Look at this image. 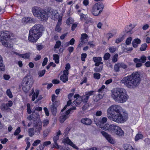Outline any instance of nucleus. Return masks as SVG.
<instances>
[{"label": "nucleus", "mask_w": 150, "mask_h": 150, "mask_svg": "<svg viewBox=\"0 0 150 150\" xmlns=\"http://www.w3.org/2000/svg\"><path fill=\"white\" fill-rule=\"evenodd\" d=\"M107 115L110 120L118 123H123L127 119L128 114L120 105H113L107 109Z\"/></svg>", "instance_id": "f257e3e1"}, {"label": "nucleus", "mask_w": 150, "mask_h": 150, "mask_svg": "<svg viewBox=\"0 0 150 150\" xmlns=\"http://www.w3.org/2000/svg\"><path fill=\"white\" fill-rule=\"evenodd\" d=\"M140 77L139 73L134 72L131 75L123 78L121 82L128 88H133L139 84L140 81Z\"/></svg>", "instance_id": "f03ea898"}, {"label": "nucleus", "mask_w": 150, "mask_h": 150, "mask_svg": "<svg viewBox=\"0 0 150 150\" xmlns=\"http://www.w3.org/2000/svg\"><path fill=\"white\" fill-rule=\"evenodd\" d=\"M111 97L116 102L123 103L127 100L128 96L126 91L122 88H117L112 91Z\"/></svg>", "instance_id": "7ed1b4c3"}, {"label": "nucleus", "mask_w": 150, "mask_h": 150, "mask_svg": "<svg viewBox=\"0 0 150 150\" xmlns=\"http://www.w3.org/2000/svg\"><path fill=\"white\" fill-rule=\"evenodd\" d=\"M44 28L41 25L38 24L34 26L29 31L28 40L30 42H35L42 35Z\"/></svg>", "instance_id": "20e7f679"}, {"label": "nucleus", "mask_w": 150, "mask_h": 150, "mask_svg": "<svg viewBox=\"0 0 150 150\" xmlns=\"http://www.w3.org/2000/svg\"><path fill=\"white\" fill-rule=\"evenodd\" d=\"M34 81L32 78L30 76L25 77L23 79L22 84L23 90L28 92L32 86Z\"/></svg>", "instance_id": "39448f33"}, {"label": "nucleus", "mask_w": 150, "mask_h": 150, "mask_svg": "<svg viewBox=\"0 0 150 150\" xmlns=\"http://www.w3.org/2000/svg\"><path fill=\"white\" fill-rule=\"evenodd\" d=\"M10 38V32L8 31H2L0 34V42L5 47L9 48L11 45L8 42Z\"/></svg>", "instance_id": "423d86ee"}, {"label": "nucleus", "mask_w": 150, "mask_h": 150, "mask_svg": "<svg viewBox=\"0 0 150 150\" xmlns=\"http://www.w3.org/2000/svg\"><path fill=\"white\" fill-rule=\"evenodd\" d=\"M102 60V58L100 57H94L95 65L96 66L94 68V70L97 72H100L102 70L103 68V62Z\"/></svg>", "instance_id": "0eeeda50"}, {"label": "nucleus", "mask_w": 150, "mask_h": 150, "mask_svg": "<svg viewBox=\"0 0 150 150\" xmlns=\"http://www.w3.org/2000/svg\"><path fill=\"white\" fill-rule=\"evenodd\" d=\"M111 127L113 128L112 132L117 136L122 137L124 136V132L120 127L115 125Z\"/></svg>", "instance_id": "6e6552de"}, {"label": "nucleus", "mask_w": 150, "mask_h": 150, "mask_svg": "<svg viewBox=\"0 0 150 150\" xmlns=\"http://www.w3.org/2000/svg\"><path fill=\"white\" fill-rule=\"evenodd\" d=\"M34 129L35 130V134L38 135L42 129V123L41 122H38L34 124Z\"/></svg>", "instance_id": "1a4fd4ad"}, {"label": "nucleus", "mask_w": 150, "mask_h": 150, "mask_svg": "<svg viewBox=\"0 0 150 150\" xmlns=\"http://www.w3.org/2000/svg\"><path fill=\"white\" fill-rule=\"evenodd\" d=\"M101 133L109 142L111 144H114L115 143V140L113 139L110 135L108 134L107 133L104 131H102L101 132Z\"/></svg>", "instance_id": "9d476101"}, {"label": "nucleus", "mask_w": 150, "mask_h": 150, "mask_svg": "<svg viewBox=\"0 0 150 150\" xmlns=\"http://www.w3.org/2000/svg\"><path fill=\"white\" fill-rule=\"evenodd\" d=\"M69 111H66L62 112L61 115L59 117V120L61 123H63L69 116Z\"/></svg>", "instance_id": "9b49d317"}, {"label": "nucleus", "mask_w": 150, "mask_h": 150, "mask_svg": "<svg viewBox=\"0 0 150 150\" xmlns=\"http://www.w3.org/2000/svg\"><path fill=\"white\" fill-rule=\"evenodd\" d=\"M59 104V102H55L52 103L50 107L51 111L52 114L54 115H55L57 113V108L58 107Z\"/></svg>", "instance_id": "f8f14e48"}, {"label": "nucleus", "mask_w": 150, "mask_h": 150, "mask_svg": "<svg viewBox=\"0 0 150 150\" xmlns=\"http://www.w3.org/2000/svg\"><path fill=\"white\" fill-rule=\"evenodd\" d=\"M42 10L40 8L36 6L32 8V12L34 16L38 17Z\"/></svg>", "instance_id": "ddd939ff"}, {"label": "nucleus", "mask_w": 150, "mask_h": 150, "mask_svg": "<svg viewBox=\"0 0 150 150\" xmlns=\"http://www.w3.org/2000/svg\"><path fill=\"white\" fill-rule=\"evenodd\" d=\"M63 74L60 76V79L63 82L65 83L68 80V75L69 73L65 71H62Z\"/></svg>", "instance_id": "4468645a"}, {"label": "nucleus", "mask_w": 150, "mask_h": 150, "mask_svg": "<svg viewBox=\"0 0 150 150\" xmlns=\"http://www.w3.org/2000/svg\"><path fill=\"white\" fill-rule=\"evenodd\" d=\"M43 21L47 20L48 17V14L46 11L44 10H42L38 16Z\"/></svg>", "instance_id": "2eb2a0df"}, {"label": "nucleus", "mask_w": 150, "mask_h": 150, "mask_svg": "<svg viewBox=\"0 0 150 150\" xmlns=\"http://www.w3.org/2000/svg\"><path fill=\"white\" fill-rule=\"evenodd\" d=\"M93 93V91L88 92L86 94L81 97L82 101L84 102H86L90 96L92 95Z\"/></svg>", "instance_id": "dca6fc26"}, {"label": "nucleus", "mask_w": 150, "mask_h": 150, "mask_svg": "<svg viewBox=\"0 0 150 150\" xmlns=\"http://www.w3.org/2000/svg\"><path fill=\"white\" fill-rule=\"evenodd\" d=\"M113 125H114L113 124L110 125L107 123L104 126L103 125H101L100 127L104 130H108L109 131L112 132L113 128H112L111 127Z\"/></svg>", "instance_id": "f3484780"}, {"label": "nucleus", "mask_w": 150, "mask_h": 150, "mask_svg": "<svg viewBox=\"0 0 150 150\" xmlns=\"http://www.w3.org/2000/svg\"><path fill=\"white\" fill-rule=\"evenodd\" d=\"M34 89L33 88L32 89L31 91V93L29 95L30 96L33 94L32 97V100L33 101L35 100V98L38 97L39 95V90L38 89H36L35 90V92H34Z\"/></svg>", "instance_id": "a211bd4d"}, {"label": "nucleus", "mask_w": 150, "mask_h": 150, "mask_svg": "<svg viewBox=\"0 0 150 150\" xmlns=\"http://www.w3.org/2000/svg\"><path fill=\"white\" fill-rule=\"evenodd\" d=\"M81 122L83 124L86 125H90L92 121L90 119L87 118H83L81 120Z\"/></svg>", "instance_id": "6ab92c4d"}, {"label": "nucleus", "mask_w": 150, "mask_h": 150, "mask_svg": "<svg viewBox=\"0 0 150 150\" xmlns=\"http://www.w3.org/2000/svg\"><path fill=\"white\" fill-rule=\"evenodd\" d=\"M104 7V6L103 4L100 3L96 4L94 6V8H96V10H100L102 11H103Z\"/></svg>", "instance_id": "aec40b11"}, {"label": "nucleus", "mask_w": 150, "mask_h": 150, "mask_svg": "<svg viewBox=\"0 0 150 150\" xmlns=\"http://www.w3.org/2000/svg\"><path fill=\"white\" fill-rule=\"evenodd\" d=\"M141 40L138 38H137L134 39L132 41V44L133 47L134 48L137 47L138 44L141 43Z\"/></svg>", "instance_id": "412c9836"}, {"label": "nucleus", "mask_w": 150, "mask_h": 150, "mask_svg": "<svg viewBox=\"0 0 150 150\" xmlns=\"http://www.w3.org/2000/svg\"><path fill=\"white\" fill-rule=\"evenodd\" d=\"M88 36L86 33H82L81 34V40L82 42L86 43L88 41L87 38Z\"/></svg>", "instance_id": "4be33fe9"}, {"label": "nucleus", "mask_w": 150, "mask_h": 150, "mask_svg": "<svg viewBox=\"0 0 150 150\" xmlns=\"http://www.w3.org/2000/svg\"><path fill=\"white\" fill-rule=\"evenodd\" d=\"M50 13L51 14V16L52 17L57 18L58 16L57 12L55 10L50 9Z\"/></svg>", "instance_id": "5701e85b"}, {"label": "nucleus", "mask_w": 150, "mask_h": 150, "mask_svg": "<svg viewBox=\"0 0 150 150\" xmlns=\"http://www.w3.org/2000/svg\"><path fill=\"white\" fill-rule=\"evenodd\" d=\"M107 119L106 117H103L102 118L100 121L98 123H96V124L97 126H99L100 127L101 125H103L107 121Z\"/></svg>", "instance_id": "b1692460"}, {"label": "nucleus", "mask_w": 150, "mask_h": 150, "mask_svg": "<svg viewBox=\"0 0 150 150\" xmlns=\"http://www.w3.org/2000/svg\"><path fill=\"white\" fill-rule=\"evenodd\" d=\"M28 135L30 137H32L35 134V130L33 128H30L28 129Z\"/></svg>", "instance_id": "393cba45"}, {"label": "nucleus", "mask_w": 150, "mask_h": 150, "mask_svg": "<svg viewBox=\"0 0 150 150\" xmlns=\"http://www.w3.org/2000/svg\"><path fill=\"white\" fill-rule=\"evenodd\" d=\"M3 61L2 57L0 55V70L2 71L5 70V67L3 63Z\"/></svg>", "instance_id": "a878e982"}, {"label": "nucleus", "mask_w": 150, "mask_h": 150, "mask_svg": "<svg viewBox=\"0 0 150 150\" xmlns=\"http://www.w3.org/2000/svg\"><path fill=\"white\" fill-rule=\"evenodd\" d=\"M61 134V132L59 130L57 133V134L56 136H54L53 138V141L54 142H57V141L59 139V135Z\"/></svg>", "instance_id": "bb28decb"}, {"label": "nucleus", "mask_w": 150, "mask_h": 150, "mask_svg": "<svg viewBox=\"0 0 150 150\" xmlns=\"http://www.w3.org/2000/svg\"><path fill=\"white\" fill-rule=\"evenodd\" d=\"M123 147L126 150H134L129 144H125L124 145Z\"/></svg>", "instance_id": "cd10ccee"}, {"label": "nucleus", "mask_w": 150, "mask_h": 150, "mask_svg": "<svg viewBox=\"0 0 150 150\" xmlns=\"http://www.w3.org/2000/svg\"><path fill=\"white\" fill-rule=\"evenodd\" d=\"M143 136L142 134H136L135 137V141L136 142L138 140L142 139Z\"/></svg>", "instance_id": "c85d7f7f"}, {"label": "nucleus", "mask_w": 150, "mask_h": 150, "mask_svg": "<svg viewBox=\"0 0 150 150\" xmlns=\"http://www.w3.org/2000/svg\"><path fill=\"white\" fill-rule=\"evenodd\" d=\"M53 59L55 61V62L56 64H58L59 62V56L57 54L53 55Z\"/></svg>", "instance_id": "c756f323"}, {"label": "nucleus", "mask_w": 150, "mask_h": 150, "mask_svg": "<svg viewBox=\"0 0 150 150\" xmlns=\"http://www.w3.org/2000/svg\"><path fill=\"white\" fill-rule=\"evenodd\" d=\"M81 97H79L77 98L74 101L73 103L76 105H77L80 104L81 102Z\"/></svg>", "instance_id": "7c9ffc66"}, {"label": "nucleus", "mask_w": 150, "mask_h": 150, "mask_svg": "<svg viewBox=\"0 0 150 150\" xmlns=\"http://www.w3.org/2000/svg\"><path fill=\"white\" fill-rule=\"evenodd\" d=\"M104 95V93L102 94L100 93H99L98 95L96 96L94 101H98L103 98Z\"/></svg>", "instance_id": "2f4dec72"}, {"label": "nucleus", "mask_w": 150, "mask_h": 150, "mask_svg": "<svg viewBox=\"0 0 150 150\" xmlns=\"http://www.w3.org/2000/svg\"><path fill=\"white\" fill-rule=\"evenodd\" d=\"M0 108L2 111H5L8 108L6 104H2Z\"/></svg>", "instance_id": "473e14b6"}, {"label": "nucleus", "mask_w": 150, "mask_h": 150, "mask_svg": "<svg viewBox=\"0 0 150 150\" xmlns=\"http://www.w3.org/2000/svg\"><path fill=\"white\" fill-rule=\"evenodd\" d=\"M71 142V140L68 137L64 138L62 140V142L63 143L67 144L69 145L70 144Z\"/></svg>", "instance_id": "72a5a7b5"}, {"label": "nucleus", "mask_w": 150, "mask_h": 150, "mask_svg": "<svg viewBox=\"0 0 150 150\" xmlns=\"http://www.w3.org/2000/svg\"><path fill=\"white\" fill-rule=\"evenodd\" d=\"M124 39V36L122 35L121 37L117 38L115 40V42L117 44L119 43L122 41Z\"/></svg>", "instance_id": "f704fd0d"}, {"label": "nucleus", "mask_w": 150, "mask_h": 150, "mask_svg": "<svg viewBox=\"0 0 150 150\" xmlns=\"http://www.w3.org/2000/svg\"><path fill=\"white\" fill-rule=\"evenodd\" d=\"M42 110V108L39 107H35L33 109V113H35L36 111H40Z\"/></svg>", "instance_id": "c9c22d12"}, {"label": "nucleus", "mask_w": 150, "mask_h": 150, "mask_svg": "<svg viewBox=\"0 0 150 150\" xmlns=\"http://www.w3.org/2000/svg\"><path fill=\"white\" fill-rule=\"evenodd\" d=\"M6 94L7 96L10 98H12L13 97L12 92L10 89H7L6 91Z\"/></svg>", "instance_id": "e433bc0d"}, {"label": "nucleus", "mask_w": 150, "mask_h": 150, "mask_svg": "<svg viewBox=\"0 0 150 150\" xmlns=\"http://www.w3.org/2000/svg\"><path fill=\"white\" fill-rule=\"evenodd\" d=\"M61 24L60 22L58 23L56 28H55V30L57 31V32H60L61 30V28L60 27V26Z\"/></svg>", "instance_id": "4c0bfd02"}, {"label": "nucleus", "mask_w": 150, "mask_h": 150, "mask_svg": "<svg viewBox=\"0 0 150 150\" xmlns=\"http://www.w3.org/2000/svg\"><path fill=\"white\" fill-rule=\"evenodd\" d=\"M120 63H118L115 65L114 69L115 71L118 72L119 71L120 68Z\"/></svg>", "instance_id": "58836bf2"}, {"label": "nucleus", "mask_w": 150, "mask_h": 150, "mask_svg": "<svg viewBox=\"0 0 150 150\" xmlns=\"http://www.w3.org/2000/svg\"><path fill=\"white\" fill-rule=\"evenodd\" d=\"M30 53H26L24 54H20L21 57L23 58H28L30 56Z\"/></svg>", "instance_id": "ea45409f"}, {"label": "nucleus", "mask_w": 150, "mask_h": 150, "mask_svg": "<svg viewBox=\"0 0 150 150\" xmlns=\"http://www.w3.org/2000/svg\"><path fill=\"white\" fill-rule=\"evenodd\" d=\"M116 33V32H115L113 34L110 33H108L106 35V37L109 40L110 38L113 37L115 35Z\"/></svg>", "instance_id": "a19ab883"}, {"label": "nucleus", "mask_w": 150, "mask_h": 150, "mask_svg": "<svg viewBox=\"0 0 150 150\" xmlns=\"http://www.w3.org/2000/svg\"><path fill=\"white\" fill-rule=\"evenodd\" d=\"M102 11L101 10H96V8H94V16H97L99 15Z\"/></svg>", "instance_id": "79ce46f5"}, {"label": "nucleus", "mask_w": 150, "mask_h": 150, "mask_svg": "<svg viewBox=\"0 0 150 150\" xmlns=\"http://www.w3.org/2000/svg\"><path fill=\"white\" fill-rule=\"evenodd\" d=\"M147 47V44L146 43H144L141 45L140 49L142 51H144L145 50Z\"/></svg>", "instance_id": "37998d69"}, {"label": "nucleus", "mask_w": 150, "mask_h": 150, "mask_svg": "<svg viewBox=\"0 0 150 150\" xmlns=\"http://www.w3.org/2000/svg\"><path fill=\"white\" fill-rule=\"evenodd\" d=\"M70 65L69 63H68L66 65L65 67V70H64L63 71H65L69 73V70L70 69Z\"/></svg>", "instance_id": "c03bdc74"}, {"label": "nucleus", "mask_w": 150, "mask_h": 150, "mask_svg": "<svg viewBox=\"0 0 150 150\" xmlns=\"http://www.w3.org/2000/svg\"><path fill=\"white\" fill-rule=\"evenodd\" d=\"M30 21V18L28 17H24L22 19V22L24 23H27Z\"/></svg>", "instance_id": "a18cd8bd"}, {"label": "nucleus", "mask_w": 150, "mask_h": 150, "mask_svg": "<svg viewBox=\"0 0 150 150\" xmlns=\"http://www.w3.org/2000/svg\"><path fill=\"white\" fill-rule=\"evenodd\" d=\"M46 71L45 70H43L40 71L38 73V75L40 77L42 76L45 73Z\"/></svg>", "instance_id": "49530a36"}, {"label": "nucleus", "mask_w": 150, "mask_h": 150, "mask_svg": "<svg viewBox=\"0 0 150 150\" xmlns=\"http://www.w3.org/2000/svg\"><path fill=\"white\" fill-rule=\"evenodd\" d=\"M61 45V42L60 41H57L56 43L54 48L55 49L58 48Z\"/></svg>", "instance_id": "de8ad7c7"}, {"label": "nucleus", "mask_w": 150, "mask_h": 150, "mask_svg": "<svg viewBox=\"0 0 150 150\" xmlns=\"http://www.w3.org/2000/svg\"><path fill=\"white\" fill-rule=\"evenodd\" d=\"M57 96H56L54 94H53L52 95V103H54L55 102H59L58 101H56V98Z\"/></svg>", "instance_id": "09e8293b"}, {"label": "nucleus", "mask_w": 150, "mask_h": 150, "mask_svg": "<svg viewBox=\"0 0 150 150\" xmlns=\"http://www.w3.org/2000/svg\"><path fill=\"white\" fill-rule=\"evenodd\" d=\"M27 111L28 114H30L31 112V110L30 109V105L29 103H28L27 105Z\"/></svg>", "instance_id": "8fccbe9b"}, {"label": "nucleus", "mask_w": 150, "mask_h": 150, "mask_svg": "<svg viewBox=\"0 0 150 150\" xmlns=\"http://www.w3.org/2000/svg\"><path fill=\"white\" fill-rule=\"evenodd\" d=\"M132 38L131 37L127 38L126 41V43L127 45L130 44L132 40Z\"/></svg>", "instance_id": "3c124183"}, {"label": "nucleus", "mask_w": 150, "mask_h": 150, "mask_svg": "<svg viewBox=\"0 0 150 150\" xmlns=\"http://www.w3.org/2000/svg\"><path fill=\"white\" fill-rule=\"evenodd\" d=\"M118 55L117 54H115L112 58V62H116L117 60Z\"/></svg>", "instance_id": "603ef678"}, {"label": "nucleus", "mask_w": 150, "mask_h": 150, "mask_svg": "<svg viewBox=\"0 0 150 150\" xmlns=\"http://www.w3.org/2000/svg\"><path fill=\"white\" fill-rule=\"evenodd\" d=\"M110 54L108 53H106L104 56V59L105 60H108L110 57Z\"/></svg>", "instance_id": "864d4df0"}, {"label": "nucleus", "mask_w": 150, "mask_h": 150, "mask_svg": "<svg viewBox=\"0 0 150 150\" xmlns=\"http://www.w3.org/2000/svg\"><path fill=\"white\" fill-rule=\"evenodd\" d=\"M41 142V141L38 139L35 141L33 143V144L32 145L33 146H37L38 144H39Z\"/></svg>", "instance_id": "5fc2aeb1"}, {"label": "nucleus", "mask_w": 150, "mask_h": 150, "mask_svg": "<svg viewBox=\"0 0 150 150\" xmlns=\"http://www.w3.org/2000/svg\"><path fill=\"white\" fill-rule=\"evenodd\" d=\"M105 86L104 85H103L101 88L99 89L98 90V92L99 93H100L101 94L104 93L103 89L105 88Z\"/></svg>", "instance_id": "6e6d98bb"}, {"label": "nucleus", "mask_w": 150, "mask_h": 150, "mask_svg": "<svg viewBox=\"0 0 150 150\" xmlns=\"http://www.w3.org/2000/svg\"><path fill=\"white\" fill-rule=\"evenodd\" d=\"M21 132L20 127H18L17 128V129L15 131L14 133V135H17L18 134Z\"/></svg>", "instance_id": "4d7b16f0"}, {"label": "nucleus", "mask_w": 150, "mask_h": 150, "mask_svg": "<svg viewBox=\"0 0 150 150\" xmlns=\"http://www.w3.org/2000/svg\"><path fill=\"white\" fill-rule=\"evenodd\" d=\"M87 57V54L85 53H82L81 54V60L83 61H85V59Z\"/></svg>", "instance_id": "13d9d810"}, {"label": "nucleus", "mask_w": 150, "mask_h": 150, "mask_svg": "<svg viewBox=\"0 0 150 150\" xmlns=\"http://www.w3.org/2000/svg\"><path fill=\"white\" fill-rule=\"evenodd\" d=\"M52 145H53V147L52 148H54L56 149H59L61 147V146H59L58 145L57 142H54V143L52 144Z\"/></svg>", "instance_id": "bf43d9fd"}, {"label": "nucleus", "mask_w": 150, "mask_h": 150, "mask_svg": "<svg viewBox=\"0 0 150 150\" xmlns=\"http://www.w3.org/2000/svg\"><path fill=\"white\" fill-rule=\"evenodd\" d=\"M42 123L43 124V127L46 126L49 123V121L48 120L46 119L44 120L43 122Z\"/></svg>", "instance_id": "052dcab7"}, {"label": "nucleus", "mask_w": 150, "mask_h": 150, "mask_svg": "<svg viewBox=\"0 0 150 150\" xmlns=\"http://www.w3.org/2000/svg\"><path fill=\"white\" fill-rule=\"evenodd\" d=\"M140 62L144 63L146 61V57L144 56H143L141 57V58L140 59Z\"/></svg>", "instance_id": "680f3d73"}, {"label": "nucleus", "mask_w": 150, "mask_h": 150, "mask_svg": "<svg viewBox=\"0 0 150 150\" xmlns=\"http://www.w3.org/2000/svg\"><path fill=\"white\" fill-rule=\"evenodd\" d=\"M116 49L114 47H110L109 48L110 51L111 52L113 53L116 50Z\"/></svg>", "instance_id": "e2e57ef3"}, {"label": "nucleus", "mask_w": 150, "mask_h": 150, "mask_svg": "<svg viewBox=\"0 0 150 150\" xmlns=\"http://www.w3.org/2000/svg\"><path fill=\"white\" fill-rule=\"evenodd\" d=\"M48 61V59L47 57H45L44 58L43 61L42 63V66H44L47 64Z\"/></svg>", "instance_id": "0e129e2a"}, {"label": "nucleus", "mask_w": 150, "mask_h": 150, "mask_svg": "<svg viewBox=\"0 0 150 150\" xmlns=\"http://www.w3.org/2000/svg\"><path fill=\"white\" fill-rule=\"evenodd\" d=\"M69 145L72 146L73 148L76 149L77 150H78L79 149V148L75 144H74L72 142H71Z\"/></svg>", "instance_id": "69168bd1"}, {"label": "nucleus", "mask_w": 150, "mask_h": 150, "mask_svg": "<svg viewBox=\"0 0 150 150\" xmlns=\"http://www.w3.org/2000/svg\"><path fill=\"white\" fill-rule=\"evenodd\" d=\"M51 144V142L50 141H45L43 142V144L44 145V146L47 147L48 145L50 144Z\"/></svg>", "instance_id": "338daca9"}, {"label": "nucleus", "mask_w": 150, "mask_h": 150, "mask_svg": "<svg viewBox=\"0 0 150 150\" xmlns=\"http://www.w3.org/2000/svg\"><path fill=\"white\" fill-rule=\"evenodd\" d=\"M100 74L98 73H94V79H99L100 78Z\"/></svg>", "instance_id": "774afa93"}]
</instances>
